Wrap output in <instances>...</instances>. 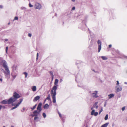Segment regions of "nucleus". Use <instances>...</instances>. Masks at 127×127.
<instances>
[{
	"label": "nucleus",
	"instance_id": "1",
	"mask_svg": "<svg viewBox=\"0 0 127 127\" xmlns=\"http://www.w3.org/2000/svg\"><path fill=\"white\" fill-rule=\"evenodd\" d=\"M58 80L57 79H55L54 84L55 86H54L51 91V96L53 99V102L55 103L56 102V90L57 89V84Z\"/></svg>",
	"mask_w": 127,
	"mask_h": 127
},
{
	"label": "nucleus",
	"instance_id": "2",
	"mask_svg": "<svg viewBox=\"0 0 127 127\" xmlns=\"http://www.w3.org/2000/svg\"><path fill=\"white\" fill-rule=\"evenodd\" d=\"M2 59L1 60V62L0 63L2 64L3 67L5 69V71L3 69H2V70H3L6 76L8 75H9L10 74V72L8 68V67L7 66V63L5 60Z\"/></svg>",
	"mask_w": 127,
	"mask_h": 127
},
{
	"label": "nucleus",
	"instance_id": "3",
	"mask_svg": "<svg viewBox=\"0 0 127 127\" xmlns=\"http://www.w3.org/2000/svg\"><path fill=\"white\" fill-rule=\"evenodd\" d=\"M20 97V95L17 92H15L13 94V96L11 97L10 99H11V100L13 103Z\"/></svg>",
	"mask_w": 127,
	"mask_h": 127
},
{
	"label": "nucleus",
	"instance_id": "4",
	"mask_svg": "<svg viewBox=\"0 0 127 127\" xmlns=\"http://www.w3.org/2000/svg\"><path fill=\"white\" fill-rule=\"evenodd\" d=\"M11 100L10 98L8 100L5 99L1 101L0 103L2 104H10L12 103Z\"/></svg>",
	"mask_w": 127,
	"mask_h": 127
},
{
	"label": "nucleus",
	"instance_id": "5",
	"mask_svg": "<svg viewBox=\"0 0 127 127\" xmlns=\"http://www.w3.org/2000/svg\"><path fill=\"white\" fill-rule=\"evenodd\" d=\"M98 92V91H95L93 92L92 93H91V92L90 93L91 95L94 98H96L98 97L97 95Z\"/></svg>",
	"mask_w": 127,
	"mask_h": 127
},
{
	"label": "nucleus",
	"instance_id": "6",
	"mask_svg": "<svg viewBox=\"0 0 127 127\" xmlns=\"http://www.w3.org/2000/svg\"><path fill=\"white\" fill-rule=\"evenodd\" d=\"M20 102H18L14 107H12L11 109V110H12L15 109H16L17 107L22 101L23 100V99H20Z\"/></svg>",
	"mask_w": 127,
	"mask_h": 127
},
{
	"label": "nucleus",
	"instance_id": "7",
	"mask_svg": "<svg viewBox=\"0 0 127 127\" xmlns=\"http://www.w3.org/2000/svg\"><path fill=\"white\" fill-rule=\"evenodd\" d=\"M34 7L35 9H40L41 7V5L38 3H35Z\"/></svg>",
	"mask_w": 127,
	"mask_h": 127
},
{
	"label": "nucleus",
	"instance_id": "8",
	"mask_svg": "<svg viewBox=\"0 0 127 127\" xmlns=\"http://www.w3.org/2000/svg\"><path fill=\"white\" fill-rule=\"evenodd\" d=\"M97 44L98 45V52H99L101 49V43L100 40H98L97 41Z\"/></svg>",
	"mask_w": 127,
	"mask_h": 127
},
{
	"label": "nucleus",
	"instance_id": "9",
	"mask_svg": "<svg viewBox=\"0 0 127 127\" xmlns=\"http://www.w3.org/2000/svg\"><path fill=\"white\" fill-rule=\"evenodd\" d=\"M116 91L118 92L121 91L122 89L121 87L119 85H117L116 86Z\"/></svg>",
	"mask_w": 127,
	"mask_h": 127
},
{
	"label": "nucleus",
	"instance_id": "10",
	"mask_svg": "<svg viewBox=\"0 0 127 127\" xmlns=\"http://www.w3.org/2000/svg\"><path fill=\"white\" fill-rule=\"evenodd\" d=\"M33 114L32 115V117L35 116L36 117L40 113H38V111L37 110H35L33 112Z\"/></svg>",
	"mask_w": 127,
	"mask_h": 127
},
{
	"label": "nucleus",
	"instance_id": "11",
	"mask_svg": "<svg viewBox=\"0 0 127 127\" xmlns=\"http://www.w3.org/2000/svg\"><path fill=\"white\" fill-rule=\"evenodd\" d=\"M98 113L97 112H95V110H93L91 112V115H94L95 116H97L98 114Z\"/></svg>",
	"mask_w": 127,
	"mask_h": 127
},
{
	"label": "nucleus",
	"instance_id": "12",
	"mask_svg": "<svg viewBox=\"0 0 127 127\" xmlns=\"http://www.w3.org/2000/svg\"><path fill=\"white\" fill-rule=\"evenodd\" d=\"M40 98V96H37L35 97L33 99V101H36L38 100Z\"/></svg>",
	"mask_w": 127,
	"mask_h": 127
},
{
	"label": "nucleus",
	"instance_id": "13",
	"mask_svg": "<svg viewBox=\"0 0 127 127\" xmlns=\"http://www.w3.org/2000/svg\"><path fill=\"white\" fill-rule=\"evenodd\" d=\"M49 105L48 104H45L43 106V108L45 109H47L49 108Z\"/></svg>",
	"mask_w": 127,
	"mask_h": 127
},
{
	"label": "nucleus",
	"instance_id": "14",
	"mask_svg": "<svg viewBox=\"0 0 127 127\" xmlns=\"http://www.w3.org/2000/svg\"><path fill=\"white\" fill-rule=\"evenodd\" d=\"M109 124L108 123H106L105 124L102 125L101 127H107Z\"/></svg>",
	"mask_w": 127,
	"mask_h": 127
},
{
	"label": "nucleus",
	"instance_id": "15",
	"mask_svg": "<svg viewBox=\"0 0 127 127\" xmlns=\"http://www.w3.org/2000/svg\"><path fill=\"white\" fill-rule=\"evenodd\" d=\"M100 57L103 60H106L108 59L105 56H102Z\"/></svg>",
	"mask_w": 127,
	"mask_h": 127
},
{
	"label": "nucleus",
	"instance_id": "16",
	"mask_svg": "<svg viewBox=\"0 0 127 127\" xmlns=\"http://www.w3.org/2000/svg\"><path fill=\"white\" fill-rule=\"evenodd\" d=\"M114 96V95L112 94H110L108 95L109 98L110 99L113 97Z\"/></svg>",
	"mask_w": 127,
	"mask_h": 127
},
{
	"label": "nucleus",
	"instance_id": "17",
	"mask_svg": "<svg viewBox=\"0 0 127 127\" xmlns=\"http://www.w3.org/2000/svg\"><path fill=\"white\" fill-rule=\"evenodd\" d=\"M32 89L33 91H35L36 90V87L35 86H33L32 87Z\"/></svg>",
	"mask_w": 127,
	"mask_h": 127
},
{
	"label": "nucleus",
	"instance_id": "18",
	"mask_svg": "<svg viewBox=\"0 0 127 127\" xmlns=\"http://www.w3.org/2000/svg\"><path fill=\"white\" fill-rule=\"evenodd\" d=\"M37 110L38 111V113H40L42 110V109L41 108H40L37 107Z\"/></svg>",
	"mask_w": 127,
	"mask_h": 127
},
{
	"label": "nucleus",
	"instance_id": "19",
	"mask_svg": "<svg viewBox=\"0 0 127 127\" xmlns=\"http://www.w3.org/2000/svg\"><path fill=\"white\" fill-rule=\"evenodd\" d=\"M46 99L49 100H50V94L48 95V97L46 98Z\"/></svg>",
	"mask_w": 127,
	"mask_h": 127
},
{
	"label": "nucleus",
	"instance_id": "20",
	"mask_svg": "<svg viewBox=\"0 0 127 127\" xmlns=\"http://www.w3.org/2000/svg\"><path fill=\"white\" fill-rule=\"evenodd\" d=\"M50 75L52 76V79H53L54 77V75L53 74V72L52 71H51L50 72Z\"/></svg>",
	"mask_w": 127,
	"mask_h": 127
},
{
	"label": "nucleus",
	"instance_id": "21",
	"mask_svg": "<svg viewBox=\"0 0 127 127\" xmlns=\"http://www.w3.org/2000/svg\"><path fill=\"white\" fill-rule=\"evenodd\" d=\"M37 104H36L32 108L31 107V109H32V110H33L36 107V106Z\"/></svg>",
	"mask_w": 127,
	"mask_h": 127
},
{
	"label": "nucleus",
	"instance_id": "22",
	"mask_svg": "<svg viewBox=\"0 0 127 127\" xmlns=\"http://www.w3.org/2000/svg\"><path fill=\"white\" fill-rule=\"evenodd\" d=\"M108 114H107L105 116V117L104 119L105 120H106L108 119Z\"/></svg>",
	"mask_w": 127,
	"mask_h": 127
},
{
	"label": "nucleus",
	"instance_id": "23",
	"mask_svg": "<svg viewBox=\"0 0 127 127\" xmlns=\"http://www.w3.org/2000/svg\"><path fill=\"white\" fill-rule=\"evenodd\" d=\"M12 77L13 78V79H14L16 77V75H13V74H12Z\"/></svg>",
	"mask_w": 127,
	"mask_h": 127
},
{
	"label": "nucleus",
	"instance_id": "24",
	"mask_svg": "<svg viewBox=\"0 0 127 127\" xmlns=\"http://www.w3.org/2000/svg\"><path fill=\"white\" fill-rule=\"evenodd\" d=\"M23 74L25 75V78H26L28 75V73L27 72H25L23 73Z\"/></svg>",
	"mask_w": 127,
	"mask_h": 127
},
{
	"label": "nucleus",
	"instance_id": "25",
	"mask_svg": "<svg viewBox=\"0 0 127 127\" xmlns=\"http://www.w3.org/2000/svg\"><path fill=\"white\" fill-rule=\"evenodd\" d=\"M42 103H40L38 105L37 107H40V108H41V106L42 105Z\"/></svg>",
	"mask_w": 127,
	"mask_h": 127
},
{
	"label": "nucleus",
	"instance_id": "26",
	"mask_svg": "<svg viewBox=\"0 0 127 127\" xmlns=\"http://www.w3.org/2000/svg\"><path fill=\"white\" fill-rule=\"evenodd\" d=\"M42 115H43V117L44 118H45L46 116V115L45 114V113H43V114H42Z\"/></svg>",
	"mask_w": 127,
	"mask_h": 127
},
{
	"label": "nucleus",
	"instance_id": "27",
	"mask_svg": "<svg viewBox=\"0 0 127 127\" xmlns=\"http://www.w3.org/2000/svg\"><path fill=\"white\" fill-rule=\"evenodd\" d=\"M21 8L22 10H26V8L24 7H22Z\"/></svg>",
	"mask_w": 127,
	"mask_h": 127
},
{
	"label": "nucleus",
	"instance_id": "28",
	"mask_svg": "<svg viewBox=\"0 0 127 127\" xmlns=\"http://www.w3.org/2000/svg\"><path fill=\"white\" fill-rule=\"evenodd\" d=\"M29 6L30 7H32L33 6V5L31 4V3H30L29 4Z\"/></svg>",
	"mask_w": 127,
	"mask_h": 127
},
{
	"label": "nucleus",
	"instance_id": "29",
	"mask_svg": "<svg viewBox=\"0 0 127 127\" xmlns=\"http://www.w3.org/2000/svg\"><path fill=\"white\" fill-rule=\"evenodd\" d=\"M18 19V17H15L14 18V19L13 20V21H14V20H17Z\"/></svg>",
	"mask_w": 127,
	"mask_h": 127
},
{
	"label": "nucleus",
	"instance_id": "30",
	"mask_svg": "<svg viewBox=\"0 0 127 127\" xmlns=\"http://www.w3.org/2000/svg\"><path fill=\"white\" fill-rule=\"evenodd\" d=\"M103 111V108L102 107H101V109H100V111H99V114H100V113H101Z\"/></svg>",
	"mask_w": 127,
	"mask_h": 127
},
{
	"label": "nucleus",
	"instance_id": "31",
	"mask_svg": "<svg viewBox=\"0 0 127 127\" xmlns=\"http://www.w3.org/2000/svg\"><path fill=\"white\" fill-rule=\"evenodd\" d=\"M38 119V117L37 116L35 117L34 118V120L35 121H36L37 119Z\"/></svg>",
	"mask_w": 127,
	"mask_h": 127
},
{
	"label": "nucleus",
	"instance_id": "32",
	"mask_svg": "<svg viewBox=\"0 0 127 127\" xmlns=\"http://www.w3.org/2000/svg\"><path fill=\"white\" fill-rule=\"evenodd\" d=\"M8 47L7 46L6 47V48L5 51H6V53H7V50H8Z\"/></svg>",
	"mask_w": 127,
	"mask_h": 127
},
{
	"label": "nucleus",
	"instance_id": "33",
	"mask_svg": "<svg viewBox=\"0 0 127 127\" xmlns=\"http://www.w3.org/2000/svg\"><path fill=\"white\" fill-rule=\"evenodd\" d=\"M28 36L31 37L32 36V34L31 33H29L28 34Z\"/></svg>",
	"mask_w": 127,
	"mask_h": 127
},
{
	"label": "nucleus",
	"instance_id": "34",
	"mask_svg": "<svg viewBox=\"0 0 127 127\" xmlns=\"http://www.w3.org/2000/svg\"><path fill=\"white\" fill-rule=\"evenodd\" d=\"M125 107H124L122 108V111H123L125 110Z\"/></svg>",
	"mask_w": 127,
	"mask_h": 127
},
{
	"label": "nucleus",
	"instance_id": "35",
	"mask_svg": "<svg viewBox=\"0 0 127 127\" xmlns=\"http://www.w3.org/2000/svg\"><path fill=\"white\" fill-rule=\"evenodd\" d=\"M75 9V7H74V6L72 8V10H74Z\"/></svg>",
	"mask_w": 127,
	"mask_h": 127
},
{
	"label": "nucleus",
	"instance_id": "36",
	"mask_svg": "<svg viewBox=\"0 0 127 127\" xmlns=\"http://www.w3.org/2000/svg\"><path fill=\"white\" fill-rule=\"evenodd\" d=\"M1 78L0 79V81L1 82L2 81V76H1Z\"/></svg>",
	"mask_w": 127,
	"mask_h": 127
},
{
	"label": "nucleus",
	"instance_id": "37",
	"mask_svg": "<svg viewBox=\"0 0 127 127\" xmlns=\"http://www.w3.org/2000/svg\"><path fill=\"white\" fill-rule=\"evenodd\" d=\"M97 103H98L97 102H96L95 103L94 106H95L97 105Z\"/></svg>",
	"mask_w": 127,
	"mask_h": 127
},
{
	"label": "nucleus",
	"instance_id": "38",
	"mask_svg": "<svg viewBox=\"0 0 127 127\" xmlns=\"http://www.w3.org/2000/svg\"><path fill=\"white\" fill-rule=\"evenodd\" d=\"M119 84V81H117V85H118Z\"/></svg>",
	"mask_w": 127,
	"mask_h": 127
},
{
	"label": "nucleus",
	"instance_id": "39",
	"mask_svg": "<svg viewBox=\"0 0 127 127\" xmlns=\"http://www.w3.org/2000/svg\"><path fill=\"white\" fill-rule=\"evenodd\" d=\"M12 103V106H15L16 105L15 104V103Z\"/></svg>",
	"mask_w": 127,
	"mask_h": 127
},
{
	"label": "nucleus",
	"instance_id": "40",
	"mask_svg": "<svg viewBox=\"0 0 127 127\" xmlns=\"http://www.w3.org/2000/svg\"><path fill=\"white\" fill-rule=\"evenodd\" d=\"M25 110V108H23V109L21 110V111L22 112H24V111Z\"/></svg>",
	"mask_w": 127,
	"mask_h": 127
},
{
	"label": "nucleus",
	"instance_id": "41",
	"mask_svg": "<svg viewBox=\"0 0 127 127\" xmlns=\"http://www.w3.org/2000/svg\"><path fill=\"white\" fill-rule=\"evenodd\" d=\"M112 46V45L111 44H110L109 45V48H110Z\"/></svg>",
	"mask_w": 127,
	"mask_h": 127
},
{
	"label": "nucleus",
	"instance_id": "42",
	"mask_svg": "<svg viewBox=\"0 0 127 127\" xmlns=\"http://www.w3.org/2000/svg\"><path fill=\"white\" fill-rule=\"evenodd\" d=\"M63 80L62 79H60V82H62V81H63Z\"/></svg>",
	"mask_w": 127,
	"mask_h": 127
},
{
	"label": "nucleus",
	"instance_id": "43",
	"mask_svg": "<svg viewBox=\"0 0 127 127\" xmlns=\"http://www.w3.org/2000/svg\"><path fill=\"white\" fill-rule=\"evenodd\" d=\"M8 39H4L5 41H8Z\"/></svg>",
	"mask_w": 127,
	"mask_h": 127
},
{
	"label": "nucleus",
	"instance_id": "44",
	"mask_svg": "<svg viewBox=\"0 0 127 127\" xmlns=\"http://www.w3.org/2000/svg\"><path fill=\"white\" fill-rule=\"evenodd\" d=\"M96 106L95 107V108L96 109H97L98 108V105H96V106Z\"/></svg>",
	"mask_w": 127,
	"mask_h": 127
},
{
	"label": "nucleus",
	"instance_id": "45",
	"mask_svg": "<svg viewBox=\"0 0 127 127\" xmlns=\"http://www.w3.org/2000/svg\"><path fill=\"white\" fill-rule=\"evenodd\" d=\"M106 102H105V103L104 105V107H105L106 106Z\"/></svg>",
	"mask_w": 127,
	"mask_h": 127
},
{
	"label": "nucleus",
	"instance_id": "46",
	"mask_svg": "<svg viewBox=\"0 0 127 127\" xmlns=\"http://www.w3.org/2000/svg\"><path fill=\"white\" fill-rule=\"evenodd\" d=\"M124 58H126L127 59V57L125 56H124Z\"/></svg>",
	"mask_w": 127,
	"mask_h": 127
},
{
	"label": "nucleus",
	"instance_id": "47",
	"mask_svg": "<svg viewBox=\"0 0 127 127\" xmlns=\"http://www.w3.org/2000/svg\"><path fill=\"white\" fill-rule=\"evenodd\" d=\"M71 1L73 2H75V0H71Z\"/></svg>",
	"mask_w": 127,
	"mask_h": 127
},
{
	"label": "nucleus",
	"instance_id": "48",
	"mask_svg": "<svg viewBox=\"0 0 127 127\" xmlns=\"http://www.w3.org/2000/svg\"><path fill=\"white\" fill-rule=\"evenodd\" d=\"M2 107V106L0 105V110H1Z\"/></svg>",
	"mask_w": 127,
	"mask_h": 127
},
{
	"label": "nucleus",
	"instance_id": "49",
	"mask_svg": "<svg viewBox=\"0 0 127 127\" xmlns=\"http://www.w3.org/2000/svg\"><path fill=\"white\" fill-rule=\"evenodd\" d=\"M0 8H2V6L1 5H0Z\"/></svg>",
	"mask_w": 127,
	"mask_h": 127
},
{
	"label": "nucleus",
	"instance_id": "50",
	"mask_svg": "<svg viewBox=\"0 0 127 127\" xmlns=\"http://www.w3.org/2000/svg\"><path fill=\"white\" fill-rule=\"evenodd\" d=\"M59 116L60 117H61V114H59Z\"/></svg>",
	"mask_w": 127,
	"mask_h": 127
},
{
	"label": "nucleus",
	"instance_id": "51",
	"mask_svg": "<svg viewBox=\"0 0 127 127\" xmlns=\"http://www.w3.org/2000/svg\"><path fill=\"white\" fill-rule=\"evenodd\" d=\"M38 53H37V57H38Z\"/></svg>",
	"mask_w": 127,
	"mask_h": 127
},
{
	"label": "nucleus",
	"instance_id": "52",
	"mask_svg": "<svg viewBox=\"0 0 127 127\" xmlns=\"http://www.w3.org/2000/svg\"><path fill=\"white\" fill-rule=\"evenodd\" d=\"M124 83L126 84H127V83L126 82H124Z\"/></svg>",
	"mask_w": 127,
	"mask_h": 127
},
{
	"label": "nucleus",
	"instance_id": "53",
	"mask_svg": "<svg viewBox=\"0 0 127 127\" xmlns=\"http://www.w3.org/2000/svg\"><path fill=\"white\" fill-rule=\"evenodd\" d=\"M1 59H2V58L1 57H0V61L1 60Z\"/></svg>",
	"mask_w": 127,
	"mask_h": 127
},
{
	"label": "nucleus",
	"instance_id": "54",
	"mask_svg": "<svg viewBox=\"0 0 127 127\" xmlns=\"http://www.w3.org/2000/svg\"><path fill=\"white\" fill-rule=\"evenodd\" d=\"M46 100H47V99H45V100H44V102H45V101H46Z\"/></svg>",
	"mask_w": 127,
	"mask_h": 127
},
{
	"label": "nucleus",
	"instance_id": "55",
	"mask_svg": "<svg viewBox=\"0 0 127 127\" xmlns=\"http://www.w3.org/2000/svg\"><path fill=\"white\" fill-rule=\"evenodd\" d=\"M57 15V14L56 13H55V16H56Z\"/></svg>",
	"mask_w": 127,
	"mask_h": 127
},
{
	"label": "nucleus",
	"instance_id": "56",
	"mask_svg": "<svg viewBox=\"0 0 127 127\" xmlns=\"http://www.w3.org/2000/svg\"><path fill=\"white\" fill-rule=\"evenodd\" d=\"M11 127H14L13 126H11Z\"/></svg>",
	"mask_w": 127,
	"mask_h": 127
},
{
	"label": "nucleus",
	"instance_id": "57",
	"mask_svg": "<svg viewBox=\"0 0 127 127\" xmlns=\"http://www.w3.org/2000/svg\"><path fill=\"white\" fill-rule=\"evenodd\" d=\"M38 59V57H37L36 59V60H37Z\"/></svg>",
	"mask_w": 127,
	"mask_h": 127
},
{
	"label": "nucleus",
	"instance_id": "58",
	"mask_svg": "<svg viewBox=\"0 0 127 127\" xmlns=\"http://www.w3.org/2000/svg\"><path fill=\"white\" fill-rule=\"evenodd\" d=\"M10 24V23H8V24L9 25Z\"/></svg>",
	"mask_w": 127,
	"mask_h": 127
},
{
	"label": "nucleus",
	"instance_id": "59",
	"mask_svg": "<svg viewBox=\"0 0 127 127\" xmlns=\"http://www.w3.org/2000/svg\"><path fill=\"white\" fill-rule=\"evenodd\" d=\"M58 114H60L59 112H58Z\"/></svg>",
	"mask_w": 127,
	"mask_h": 127
},
{
	"label": "nucleus",
	"instance_id": "60",
	"mask_svg": "<svg viewBox=\"0 0 127 127\" xmlns=\"http://www.w3.org/2000/svg\"><path fill=\"white\" fill-rule=\"evenodd\" d=\"M3 127H5V126H3Z\"/></svg>",
	"mask_w": 127,
	"mask_h": 127
},
{
	"label": "nucleus",
	"instance_id": "61",
	"mask_svg": "<svg viewBox=\"0 0 127 127\" xmlns=\"http://www.w3.org/2000/svg\"><path fill=\"white\" fill-rule=\"evenodd\" d=\"M86 127H87V126H86Z\"/></svg>",
	"mask_w": 127,
	"mask_h": 127
}]
</instances>
